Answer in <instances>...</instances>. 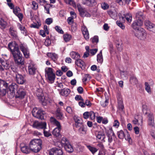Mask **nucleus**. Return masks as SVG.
<instances>
[{"label": "nucleus", "mask_w": 155, "mask_h": 155, "mask_svg": "<svg viewBox=\"0 0 155 155\" xmlns=\"http://www.w3.org/2000/svg\"><path fill=\"white\" fill-rule=\"evenodd\" d=\"M8 46L14 57L15 62L18 65L23 64L24 59L21 53L18 44L15 42H10Z\"/></svg>", "instance_id": "f257e3e1"}, {"label": "nucleus", "mask_w": 155, "mask_h": 155, "mask_svg": "<svg viewBox=\"0 0 155 155\" xmlns=\"http://www.w3.org/2000/svg\"><path fill=\"white\" fill-rule=\"evenodd\" d=\"M42 141L40 139H34L31 140L29 143L30 150L35 153L39 152L41 148Z\"/></svg>", "instance_id": "f03ea898"}, {"label": "nucleus", "mask_w": 155, "mask_h": 155, "mask_svg": "<svg viewBox=\"0 0 155 155\" xmlns=\"http://www.w3.org/2000/svg\"><path fill=\"white\" fill-rule=\"evenodd\" d=\"M45 72L48 82L49 83H53L55 78V75L53 73V69L51 68H47L45 69Z\"/></svg>", "instance_id": "7ed1b4c3"}, {"label": "nucleus", "mask_w": 155, "mask_h": 155, "mask_svg": "<svg viewBox=\"0 0 155 155\" xmlns=\"http://www.w3.org/2000/svg\"><path fill=\"white\" fill-rule=\"evenodd\" d=\"M117 134L118 138L120 139H122L124 138L126 140H127L129 142L131 141L130 134L127 130H125L124 131L121 130L117 132Z\"/></svg>", "instance_id": "20e7f679"}, {"label": "nucleus", "mask_w": 155, "mask_h": 155, "mask_svg": "<svg viewBox=\"0 0 155 155\" xmlns=\"http://www.w3.org/2000/svg\"><path fill=\"white\" fill-rule=\"evenodd\" d=\"M65 150L68 152L71 153L73 152L74 150L72 146L66 138H63L61 141Z\"/></svg>", "instance_id": "39448f33"}, {"label": "nucleus", "mask_w": 155, "mask_h": 155, "mask_svg": "<svg viewBox=\"0 0 155 155\" xmlns=\"http://www.w3.org/2000/svg\"><path fill=\"white\" fill-rule=\"evenodd\" d=\"M18 88V85L15 83H12L9 86V91L7 93L10 98H13L15 95V91Z\"/></svg>", "instance_id": "423d86ee"}, {"label": "nucleus", "mask_w": 155, "mask_h": 155, "mask_svg": "<svg viewBox=\"0 0 155 155\" xmlns=\"http://www.w3.org/2000/svg\"><path fill=\"white\" fill-rule=\"evenodd\" d=\"M77 7L79 12V15L81 17H89L91 16V15L87 12L86 9L83 8L80 4H77Z\"/></svg>", "instance_id": "0eeeda50"}, {"label": "nucleus", "mask_w": 155, "mask_h": 155, "mask_svg": "<svg viewBox=\"0 0 155 155\" xmlns=\"http://www.w3.org/2000/svg\"><path fill=\"white\" fill-rule=\"evenodd\" d=\"M140 29L135 33V35L140 40H144L146 38L147 33L143 28Z\"/></svg>", "instance_id": "6e6552de"}, {"label": "nucleus", "mask_w": 155, "mask_h": 155, "mask_svg": "<svg viewBox=\"0 0 155 155\" xmlns=\"http://www.w3.org/2000/svg\"><path fill=\"white\" fill-rule=\"evenodd\" d=\"M46 125L47 124L45 122L35 121L33 124V127L37 129H42L44 130L46 128Z\"/></svg>", "instance_id": "1a4fd4ad"}, {"label": "nucleus", "mask_w": 155, "mask_h": 155, "mask_svg": "<svg viewBox=\"0 0 155 155\" xmlns=\"http://www.w3.org/2000/svg\"><path fill=\"white\" fill-rule=\"evenodd\" d=\"M143 21L141 19L136 20L132 23L131 26L133 28L137 31L142 29L140 27L143 24Z\"/></svg>", "instance_id": "9d476101"}, {"label": "nucleus", "mask_w": 155, "mask_h": 155, "mask_svg": "<svg viewBox=\"0 0 155 155\" xmlns=\"http://www.w3.org/2000/svg\"><path fill=\"white\" fill-rule=\"evenodd\" d=\"M15 80L19 84H23L26 82L25 76L22 75L18 72L15 73Z\"/></svg>", "instance_id": "9b49d317"}, {"label": "nucleus", "mask_w": 155, "mask_h": 155, "mask_svg": "<svg viewBox=\"0 0 155 155\" xmlns=\"http://www.w3.org/2000/svg\"><path fill=\"white\" fill-rule=\"evenodd\" d=\"M148 125L150 127H155V123L154 120V117L153 114L152 113L148 114L147 116Z\"/></svg>", "instance_id": "f8f14e48"}, {"label": "nucleus", "mask_w": 155, "mask_h": 155, "mask_svg": "<svg viewBox=\"0 0 155 155\" xmlns=\"http://www.w3.org/2000/svg\"><path fill=\"white\" fill-rule=\"evenodd\" d=\"M19 47L25 57L26 58H28L29 57V51L27 46L24 44H21Z\"/></svg>", "instance_id": "ddd939ff"}, {"label": "nucleus", "mask_w": 155, "mask_h": 155, "mask_svg": "<svg viewBox=\"0 0 155 155\" xmlns=\"http://www.w3.org/2000/svg\"><path fill=\"white\" fill-rule=\"evenodd\" d=\"M25 95L26 92L25 90L22 87H21L15 94V96L16 98L22 99L24 97Z\"/></svg>", "instance_id": "4468645a"}, {"label": "nucleus", "mask_w": 155, "mask_h": 155, "mask_svg": "<svg viewBox=\"0 0 155 155\" xmlns=\"http://www.w3.org/2000/svg\"><path fill=\"white\" fill-rule=\"evenodd\" d=\"M49 155H63V152L60 147H54L50 150Z\"/></svg>", "instance_id": "2eb2a0df"}, {"label": "nucleus", "mask_w": 155, "mask_h": 155, "mask_svg": "<svg viewBox=\"0 0 155 155\" xmlns=\"http://www.w3.org/2000/svg\"><path fill=\"white\" fill-rule=\"evenodd\" d=\"M28 71L29 74L30 75H35L37 71V68L32 62H30L28 66Z\"/></svg>", "instance_id": "dca6fc26"}, {"label": "nucleus", "mask_w": 155, "mask_h": 155, "mask_svg": "<svg viewBox=\"0 0 155 155\" xmlns=\"http://www.w3.org/2000/svg\"><path fill=\"white\" fill-rule=\"evenodd\" d=\"M144 24L146 28L149 31L155 33V24L152 23L148 20H146L144 22Z\"/></svg>", "instance_id": "f3484780"}, {"label": "nucleus", "mask_w": 155, "mask_h": 155, "mask_svg": "<svg viewBox=\"0 0 155 155\" xmlns=\"http://www.w3.org/2000/svg\"><path fill=\"white\" fill-rule=\"evenodd\" d=\"M81 30L84 38L86 40L89 38V35L87 28L84 26L82 27Z\"/></svg>", "instance_id": "a211bd4d"}, {"label": "nucleus", "mask_w": 155, "mask_h": 155, "mask_svg": "<svg viewBox=\"0 0 155 155\" xmlns=\"http://www.w3.org/2000/svg\"><path fill=\"white\" fill-rule=\"evenodd\" d=\"M75 122V125L76 128H78L80 126L84 124L82 120L79 117H74Z\"/></svg>", "instance_id": "6ab92c4d"}, {"label": "nucleus", "mask_w": 155, "mask_h": 155, "mask_svg": "<svg viewBox=\"0 0 155 155\" xmlns=\"http://www.w3.org/2000/svg\"><path fill=\"white\" fill-rule=\"evenodd\" d=\"M78 128L79 129L78 130V131L80 134L84 135L86 134L87 128V126L86 125L83 124Z\"/></svg>", "instance_id": "aec40b11"}, {"label": "nucleus", "mask_w": 155, "mask_h": 155, "mask_svg": "<svg viewBox=\"0 0 155 155\" xmlns=\"http://www.w3.org/2000/svg\"><path fill=\"white\" fill-rule=\"evenodd\" d=\"M75 64L78 66L80 67L82 69L85 68V64L84 61L80 59H78L75 61Z\"/></svg>", "instance_id": "412c9836"}, {"label": "nucleus", "mask_w": 155, "mask_h": 155, "mask_svg": "<svg viewBox=\"0 0 155 155\" xmlns=\"http://www.w3.org/2000/svg\"><path fill=\"white\" fill-rule=\"evenodd\" d=\"M41 109H38L36 107L34 108L32 110L33 116L36 118H39L40 117L38 115V114L41 112Z\"/></svg>", "instance_id": "4be33fe9"}, {"label": "nucleus", "mask_w": 155, "mask_h": 155, "mask_svg": "<svg viewBox=\"0 0 155 155\" xmlns=\"http://www.w3.org/2000/svg\"><path fill=\"white\" fill-rule=\"evenodd\" d=\"M97 137L101 140L105 142L104 139L105 137L104 133L103 131H100L98 132Z\"/></svg>", "instance_id": "5701e85b"}, {"label": "nucleus", "mask_w": 155, "mask_h": 155, "mask_svg": "<svg viewBox=\"0 0 155 155\" xmlns=\"http://www.w3.org/2000/svg\"><path fill=\"white\" fill-rule=\"evenodd\" d=\"M50 120L51 122L53 124L56 126L59 129H61V126L59 122L57 121L55 118L51 117L50 118Z\"/></svg>", "instance_id": "b1692460"}, {"label": "nucleus", "mask_w": 155, "mask_h": 155, "mask_svg": "<svg viewBox=\"0 0 155 155\" xmlns=\"http://www.w3.org/2000/svg\"><path fill=\"white\" fill-rule=\"evenodd\" d=\"M84 4L89 6L92 7L95 5L96 2L95 0H85Z\"/></svg>", "instance_id": "393cba45"}, {"label": "nucleus", "mask_w": 155, "mask_h": 155, "mask_svg": "<svg viewBox=\"0 0 155 155\" xmlns=\"http://www.w3.org/2000/svg\"><path fill=\"white\" fill-rule=\"evenodd\" d=\"M120 18V21H121L122 20L123 21H124L125 18L127 21L128 22L130 23L132 21V16L131 14H127L125 16V17H121Z\"/></svg>", "instance_id": "a878e982"}, {"label": "nucleus", "mask_w": 155, "mask_h": 155, "mask_svg": "<svg viewBox=\"0 0 155 155\" xmlns=\"http://www.w3.org/2000/svg\"><path fill=\"white\" fill-rule=\"evenodd\" d=\"M1 70H4V69L7 70L9 68L8 65L4 60L1 59Z\"/></svg>", "instance_id": "bb28decb"}, {"label": "nucleus", "mask_w": 155, "mask_h": 155, "mask_svg": "<svg viewBox=\"0 0 155 155\" xmlns=\"http://www.w3.org/2000/svg\"><path fill=\"white\" fill-rule=\"evenodd\" d=\"M70 55L72 59L76 60L79 59L80 58V54L74 51L71 52L70 53Z\"/></svg>", "instance_id": "cd10ccee"}, {"label": "nucleus", "mask_w": 155, "mask_h": 155, "mask_svg": "<svg viewBox=\"0 0 155 155\" xmlns=\"http://www.w3.org/2000/svg\"><path fill=\"white\" fill-rule=\"evenodd\" d=\"M55 115L58 119L61 120L63 119V114L60 108H58L55 112Z\"/></svg>", "instance_id": "c85d7f7f"}, {"label": "nucleus", "mask_w": 155, "mask_h": 155, "mask_svg": "<svg viewBox=\"0 0 155 155\" xmlns=\"http://www.w3.org/2000/svg\"><path fill=\"white\" fill-rule=\"evenodd\" d=\"M130 82L131 84H137L138 83L137 78L134 75H131L130 79Z\"/></svg>", "instance_id": "c756f323"}, {"label": "nucleus", "mask_w": 155, "mask_h": 155, "mask_svg": "<svg viewBox=\"0 0 155 155\" xmlns=\"http://www.w3.org/2000/svg\"><path fill=\"white\" fill-rule=\"evenodd\" d=\"M70 90L68 88H64L61 90L60 94L63 96H67L70 93Z\"/></svg>", "instance_id": "7c9ffc66"}, {"label": "nucleus", "mask_w": 155, "mask_h": 155, "mask_svg": "<svg viewBox=\"0 0 155 155\" xmlns=\"http://www.w3.org/2000/svg\"><path fill=\"white\" fill-rule=\"evenodd\" d=\"M47 55L54 62H55V61L58 58V55L55 53H48L47 54Z\"/></svg>", "instance_id": "2f4dec72"}, {"label": "nucleus", "mask_w": 155, "mask_h": 155, "mask_svg": "<svg viewBox=\"0 0 155 155\" xmlns=\"http://www.w3.org/2000/svg\"><path fill=\"white\" fill-rule=\"evenodd\" d=\"M107 13L111 18L114 19L116 18L117 16V13L115 10H110L107 11Z\"/></svg>", "instance_id": "473e14b6"}, {"label": "nucleus", "mask_w": 155, "mask_h": 155, "mask_svg": "<svg viewBox=\"0 0 155 155\" xmlns=\"http://www.w3.org/2000/svg\"><path fill=\"white\" fill-rule=\"evenodd\" d=\"M61 129L55 128L52 132L53 135L56 137H58L60 135V131Z\"/></svg>", "instance_id": "72a5a7b5"}, {"label": "nucleus", "mask_w": 155, "mask_h": 155, "mask_svg": "<svg viewBox=\"0 0 155 155\" xmlns=\"http://www.w3.org/2000/svg\"><path fill=\"white\" fill-rule=\"evenodd\" d=\"M118 103L119 110H122L124 107L122 99L120 97L118 99Z\"/></svg>", "instance_id": "f704fd0d"}, {"label": "nucleus", "mask_w": 155, "mask_h": 155, "mask_svg": "<svg viewBox=\"0 0 155 155\" xmlns=\"http://www.w3.org/2000/svg\"><path fill=\"white\" fill-rule=\"evenodd\" d=\"M87 147L93 154H94L98 150L97 148L90 145H87Z\"/></svg>", "instance_id": "c9c22d12"}, {"label": "nucleus", "mask_w": 155, "mask_h": 155, "mask_svg": "<svg viewBox=\"0 0 155 155\" xmlns=\"http://www.w3.org/2000/svg\"><path fill=\"white\" fill-rule=\"evenodd\" d=\"M97 60L98 62L102 63L103 61V58L102 55V51H101L100 53L97 55Z\"/></svg>", "instance_id": "e433bc0d"}, {"label": "nucleus", "mask_w": 155, "mask_h": 155, "mask_svg": "<svg viewBox=\"0 0 155 155\" xmlns=\"http://www.w3.org/2000/svg\"><path fill=\"white\" fill-rule=\"evenodd\" d=\"M8 87V83L6 81L1 79V87L7 89Z\"/></svg>", "instance_id": "4c0bfd02"}, {"label": "nucleus", "mask_w": 155, "mask_h": 155, "mask_svg": "<svg viewBox=\"0 0 155 155\" xmlns=\"http://www.w3.org/2000/svg\"><path fill=\"white\" fill-rule=\"evenodd\" d=\"M91 77L89 74H85L83 77L82 79V81L83 82H86V81L90 80L91 78Z\"/></svg>", "instance_id": "58836bf2"}, {"label": "nucleus", "mask_w": 155, "mask_h": 155, "mask_svg": "<svg viewBox=\"0 0 155 155\" xmlns=\"http://www.w3.org/2000/svg\"><path fill=\"white\" fill-rule=\"evenodd\" d=\"M10 34L13 37V38H16L17 37V32L16 31L14 30H13L10 28L9 29Z\"/></svg>", "instance_id": "ea45409f"}, {"label": "nucleus", "mask_w": 155, "mask_h": 155, "mask_svg": "<svg viewBox=\"0 0 155 155\" xmlns=\"http://www.w3.org/2000/svg\"><path fill=\"white\" fill-rule=\"evenodd\" d=\"M7 23L6 21L4 20L3 19H1V28L3 29L6 28Z\"/></svg>", "instance_id": "a19ab883"}, {"label": "nucleus", "mask_w": 155, "mask_h": 155, "mask_svg": "<svg viewBox=\"0 0 155 155\" xmlns=\"http://www.w3.org/2000/svg\"><path fill=\"white\" fill-rule=\"evenodd\" d=\"M44 43L45 45L47 47H48L51 45V41L49 37H47L46 38L45 41Z\"/></svg>", "instance_id": "79ce46f5"}, {"label": "nucleus", "mask_w": 155, "mask_h": 155, "mask_svg": "<svg viewBox=\"0 0 155 155\" xmlns=\"http://www.w3.org/2000/svg\"><path fill=\"white\" fill-rule=\"evenodd\" d=\"M136 17L137 18L136 20L141 19L142 20L143 18V13L141 12H139L137 13L136 15Z\"/></svg>", "instance_id": "37998d69"}, {"label": "nucleus", "mask_w": 155, "mask_h": 155, "mask_svg": "<svg viewBox=\"0 0 155 155\" xmlns=\"http://www.w3.org/2000/svg\"><path fill=\"white\" fill-rule=\"evenodd\" d=\"M63 38L65 41L68 42L70 40L71 36L68 34H65L63 35Z\"/></svg>", "instance_id": "c03bdc74"}, {"label": "nucleus", "mask_w": 155, "mask_h": 155, "mask_svg": "<svg viewBox=\"0 0 155 155\" xmlns=\"http://www.w3.org/2000/svg\"><path fill=\"white\" fill-rule=\"evenodd\" d=\"M45 112L42 110H41V112L38 114V115L40 117L39 118H37L41 120H44L45 119Z\"/></svg>", "instance_id": "a18cd8bd"}, {"label": "nucleus", "mask_w": 155, "mask_h": 155, "mask_svg": "<svg viewBox=\"0 0 155 155\" xmlns=\"http://www.w3.org/2000/svg\"><path fill=\"white\" fill-rule=\"evenodd\" d=\"M116 2L118 3L120 5L129 4V3L127 2V0H117Z\"/></svg>", "instance_id": "49530a36"}, {"label": "nucleus", "mask_w": 155, "mask_h": 155, "mask_svg": "<svg viewBox=\"0 0 155 155\" xmlns=\"http://www.w3.org/2000/svg\"><path fill=\"white\" fill-rule=\"evenodd\" d=\"M36 95L37 96L41 97L42 96L43 94H42V91L41 89H38L37 90Z\"/></svg>", "instance_id": "de8ad7c7"}, {"label": "nucleus", "mask_w": 155, "mask_h": 155, "mask_svg": "<svg viewBox=\"0 0 155 155\" xmlns=\"http://www.w3.org/2000/svg\"><path fill=\"white\" fill-rule=\"evenodd\" d=\"M120 74L122 78H124L127 77V71H120Z\"/></svg>", "instance_id": "09e8293b"}, {"label": "nucleus", "mask_w": 155, "mask_h": 155, "mask_svg": "<svg viewBox=\"0 0 155 155\" xmlns=\"http://www.w3.org/2000/svg\"><path fill=\"white\" fill-rule=\"evenodd\" d=\"M108 99H106V100L105 101H101L100 102V104L103 107L106 106L108 104Z\"/></svg>", "instance_id": "8fccbe9b"}, {"label": "nucleus", "mask_w": 155, "mask_h": 155, "mask_svg": "<svg viewBox=\"0 0 155 155\" xmlns=\"http://www.w3.org/2000/svg\"><path fill=\"white\" fill-rule=\"evenodd\" d=\"M21 150L22 152L24 153H28V152L29 149L27 146H25L22 147Z\"/></svg>", "instance_id": "3c124183"}, {"label": "nucleus", "mask_w": 155, "mask_h": 155, "mask_svg": "<svg viewBox=\"0 0 155 155\" xmlns=\"http://www.w3.org/2000/svg\"><path fill=\"white\" fill-rule=\"evenodd\" d=\"M102 8L104 10H106L109 8V5L108 4L105 2L102 3L101 4Z\"/></svg>", "instance_id": "603ef678"}, {"label": "nucleus", "mask_w": 155, "mask_h": 155, "mask_svg": "<svg viewBox=\"0 0 155 155\" xmlns=\"http://www.w3.org/2000/svg\"><path fill=\"white\" fill-rule=\"evenodd\" d=\"M116 23L117 25L120 27L122 29H124L125 28V26L123 23H121L120 21H116Z\"/></svg>", "instance_id": "864d4df0"}, {"label": "nucleus", "mask_w": 155, "mask_h": 155, "mask_svg": "<svg viewBox=\"0 0 155 155\" xmlns=\"http://www.w3.org/2000/svg\"><path fill=\"white\" fill-rule=\"evenodd\" d=\"M55 29L56 31L58 33L63 34L64 33L63 31L62 30L61 28L58 26H56L55 27Z\"/></svg>", "instance_id": "5fc2aeb1"}, {"label": "nucleus", "mask_w": 155, "mask_h": 155, "mask_svg": "<svg viewBox=\"0 0 155 155\" xmlns=\"http://www.w3.org/2000/svg\"><path fill=\"white\" fill-rule=\"evenodd\" d=\"M145 89L146 90L148 93L150 92V85L148 82H146L145 83Z\"/></svg>", "instance_id": "6e6d98bb"}, {"label": "nucleus", "mask_w": 155, "mask_h": 155, "mask_svg": "<svg viewBox=\"0 0 155 155\" xmlns=\"http://www.w3.org/2000/svg\"><path fill=\"white\" fill-rule=\"evenodd\" d=\"M109 135V136H115V134L112 129V128H110L109 130L107 131V136H108V134Z\"/></svg>", "instance_id": "4d7b16f0"}, {"label": "nucleus", "mask_w": 155, "mask_h": 155, "mask_svg": "<svg viewBox=\"0 0 155 155\" xmlns=\"http://www.w3.org/2000/svg\"><path fill=\"white\" fill-rule=\"evenodd\" d=\"M20 11V9L18 7L16 6L13 9V12L15 15L19 13Z\"/></svg>", "instance_id": "13d9d810"}, {"label": "nucleus", "mask_w": 155, "mask_h": 155, "mask_svg": "<svg viewBox=\"0 0 155 155\" xmlns=\"http://www.w3.org/2000/svg\"><path fill=\"white\" fill-rule=\"evenodd\" d=\"M91 119L92 120H94L95 117V114L94 112L92 111H90V115Z\"/></svg>", "instance_id": "bf43d9fd"}, {"label": "nucleus", "mask_w": 155, "mask_h": 155, "mask_svg": "<svg viewBox=\"0 0 155 155\" xmlns=\"http://www.w3.org/2000/svg\"><path fill=\"white\" fill-rule=\"evenodd\" d=\"M147 107L146 105L144 104L142 105V110L143 113L144 114H148L147 112Z\"/></svg>", "instance_id": "052dcab7"}, {"label": "nucleus", "mask_w": 155, "mask_h": 155, "mask_svg": "<svg viewBox=\"0 0 155 155\" xmlns=\"http://www.w3.org/2000/svg\"><path fill=\"white\" fill-rule=\"evenodd\" d=\"M41 26V24H39L38 23V25L35 23H34L33 24H32L31 25V28H38L39 27Z\"/></svg>", "instance_id": "680f3d73"}, {"label": "nucleus", "mask_w": 155, "mask_h": 155, "mask_svg": "<svg viewBox=\"0 0 155 155\" xmlns=\"http://www.w3.org/2000/svg\"><path fill=\"white\" fill-rule=\"evenodd\" d=\"M91 39L93 43H97L98 41V37L97 36H95L92 38H91Z\"/></svg>", "instance_id": "e2e57ef3"}, {"label": "nucleus", "mask_w": 155, "mask_h": 155, "mask_svg": "<svg viewBox=\"0 0 155 155\" xmlns=\"http://www.w3.org/2000/svg\"><path fill=\"white\" fill-rule=\"evenodd\" d=\"M90 112L87 111L83 114V117L85 119H87L89 117Z\"/></svg>", "instance_id": "0e129e2a"}, {"label": "nucleus", "mask_w": 155, "mask_h": 155, "mask_svg": "<svg viewBox=\"0 0 155 155\" xmlns=\"http://www.w3.org/2000/svg\"><path fill=\"white\" fill-rule=\"evenodd\" d=\"M32 5L33 6L32 8L33 10H35L38 8V5H37L36 3L34 1H33L32 3Z\"/></svg>", "instance_id": "69168bd1"}, {"label": "nucleus", "mask_w": 155, "mask_h": 155, "mask_svg": "<svg viewBox=\"0 0 155 155\" xmlns=\"http://www.w3.org/2000/svg\"><path fill=\"white\" fill-rule=\"evenodd\" d=\"M43 130L44 134L45 137H48L51 135V133L49 132L46 131L45 130Z\"/></svg>", "instance_id": "338daca9"}, {"label": "nucleus", "mask_w": 155, "mask_h": 155, "mask_svg": "<svg viewBox=\"0 0 155 155\" xmlns=\"http://www.w3.org/2000/svg\"><path fill=\"white\" fill-rule=\"evenodd\" d=\"M7 89H4V88H2V89H1V96H4L5 94L7 92Z\"/></svg>", "instance_id": "774afa93"}]
</instances>
